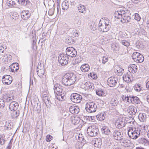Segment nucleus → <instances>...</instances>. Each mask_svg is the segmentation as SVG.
Wrapping results in <instances>:
<instances>
[{
  "mask_svg": "<svg viewBox=\"0 0 149 149\" xmlns=\"http://www.w3.org/2000/svg\"><path fill=\"white\" fill-rule=\"evenodd\" d=\"M77 80L76 75L73 73H68L63 77L62 81L64 85L68 86L74 84Z\"/></svg>",
  "mask_w": 149,
  "mask_h": 149,
  "instance_id": "nucleus-1",
  "label": "nucleus"
},
{
  "mask_svg": "<svg viewBox=\"0 0 149 149\" xmlns=\"http://www.w3.org/2000/svg\"><path fill=\"white\" fill-rule=\"evenodd\" d=\"M110 23L109 20L108 19H105L104 21L100 20L98 24L99 30L100 31L102 32L108 31L111 27Z\"/></svg>",
  "mask_w": 149,
  "mask_h": 149,
  "instance_id": "nucleus-2",
  "label": "nucleus"
},
{
  "mask_svg": "<svg viewBox=\"0 0 149 149\" xmlns=\"http://www.w3.org/2000/svg\"><path fill=\"white\" fill-rule=\"evenodd\" d=\"M128 134L129 136L132 139H136L140 135V132L139 130L132 127H129L128 130Z\"/></svg>",
  "mask_w": 149,
  "mask_h": 149,
  "instance_id": "nucleus-3",
  "label": "nucleus"
},
{
  "mask_svg": "<svg viewBox=\"0 0 149 149\" xmlns=\"http://www.w3.org/2000/svg\"><path fill=\"white\" fill-rule=\"evenodd\" d=\"M98 132V129L94 125L89 126L87 130V134L91 137L96 136Z\"/></svg>",
  "mask_w": 149,
  "mask_h": 149,
  "instance_id": "nucleus-4",
  "label": "nucleus"
},
{
  "mask_svg": "<svg viewBox=\"0 0 149 149\" xmlns=\"http://www.w3.org/2000/svg\"><path fill=\"white\" fill-rule=\"evenodd\" d=\"M86 109L89 113L95 112L97 109L96 104L93 102H88L86 105Z\"/></svg>",
  "mask_w": 149,
  "mask_h": 149,
  "instance_id": "nucleus-5",
  "label": "nucleus"
},
{
  "mask_svg": "<svg viewBox=\"0 0 149 149\" xmlns=\"http://www.w3.org/2000/svg\"><path fill=\"white\" fill-rule=\"evenodd\" d=\"M132 58L137 63H142L144 60L143 55L137 52H135L133 53Z\"/></svg>",
  "mask_w": 149,
  "mask_h": 149,
  "instance_id": "nucleus-6",
  "label": "nucleus"
},
{
  "mask_svg": "<svg viewBox=\"0 0 149 149\" xmlns=\"http://www.w3.org/2000/svg\"><path fill=\"white\" fill-rule=\"evenodd\" d=\"M69 58L66 54H62L58 56V61L62 65H64L68 64Z\"/></svg>",
  "mask_w": 149,
  "mask_h": 149,
  "instance_id": "nucleus-7",
  "label": "nucleus"
},
{
  "mask_svg": "<svg viewBox=\"0 0 149 149\" xmlns=\"http://www.w3.org/2000/svg\"><path fill=\"white\" fill-rule=\"evenodd\" d=\"M82 99V96L77 93H73L70 96V99L74 103H79Z\"/></svg>",
  "mask_w": 149,
  "mask_h": 149,
  "instance_id": "nucleus-8",
  "label": "nucleus"
},
{
  "mask_svg": "<svg viewBox=\"0 0 149 149\" xmlns=\"http://www.w3.org/2000/svg\"><path fill=\"white\" fill-rule=\"evenodd\" d=\"M117 78L115 77H111L108 79L107 84L111 87H114L117 86L118 82Z\"/></svg>",
  "mask_w": 149,
  "mask_h": 149,
  "instance_id": "nucleus-9",
  "label": "nucleus"
},
{
  "mask_svg": "<svg viewBox=\"0 0 149 149\" xmlns=\"http://www.w3.org/2000/svg\"><path fill=\"white\" fill-rule=\"evenodd\" d=\"M66 55L71 57L76 56L77 55L76 50L72 47L67 48L66 49Z\"/></svg>",
  "mask_w": 149,
  "mask_h": 149,
  "instance_id": "nucleus-10",
  "label": "nucleus"
},
{
  "mask_svg": "<svg viewBox=\"0 0 149 149\" xmlns=\"http://www.w3.org/2000/svg\"><path fill=\"white\" fill-rule=\"evenodd\" d=\"M125 125V120L123 118H119L115 123V125L118 128H120L124 127Z\"/></svg>",
  "mask_w": 149,
  "mask_h": 149,
  "instance_id": "nucleus-11",
  "label": "nucleus"
},
{
  "mask_svg": "<svg viewBox=\"0 0 149 149\" xmlns=\"http://www.w3.org/2000/svg\"><path fill=\"white\" fill-rule=\"evenodd\" d=\"M2 79L3 83L6 85L10 84L12 81V77L8 75H5L3 76Z\"/></svg>",
  "mask_w": 149,
  "mask_h": 149,
  "instance_id": "nucleus-12",
  "label": "nucleus"
},
{
  "mask_svg": "<svg viewBox=\"0 0 149 149\" xmlns=\"http://www.w3.org/2000/svg\"><path fill=\"white\" fill-rule=\"evenodd\" d=\"M119 141L120 145L123 147H127L130 146L131 142L124 136L119 140Z\"/></svg>",
  "mask_w": 149,
  "mask_h": 149,
  "instance_id": "nucleus-13",
  "label": "nucleus"
},
{
  "mask_svg": "<svg viewBox=\"0 0 149 149\" xmlns=\"http://www.w3.org/2000/svg\"><path fill=\"white\" fill-rule=\"evenodd\" d=\"M123 133L122 132L118 130H116L113 132V136L114 137V139L119 140L123 138Z\"/></svg>",
  "mask_w": 149,
  "mask_h": 149,
  "instance_id": "nucleus-14",
  "label": "nucleus"
},
{
  "mask_svg": "<svg viewBox=\"0 0 149 149\" xmlns=\"http://www.w3.org/2000/svg\"><path fill=\"white\" fill-rule=\"evenodd\" d=\"M43 101L45 103L47 108H50L52 104L53 100L51 96L46 97L42 99Z\"/></svg>",
  "mask_w": 149,
  "mask_h": 149,
  "instance_id": "nucleus-15",
  "label": "nucleus"
},
{
  "mask_svg": "<svg viewBox=\"0 0 149 149\" xmlns=\"http://www.w3.org/2000/svg\"><path fill=\"white\" fill-rule=\"evenodd\" d=\"M43 101L45 103L47 108H50L52 104L53 100L51 96L46 97L42 99Z\"/></svg>",
  "mask_w": 149,
  "mask_h": 149,
  "instance_id": "nucleus-16",
  "label": "nucleus"
},
{
  "mask_svg": "<svg viewBox=\"0 0 149 149\" xmlns=\"http://www.w3.org/2000/svg\"><path fill=\"white\" fill-rule=\"evenodd\" d=\"M84 87L88 91L93 90L94 88V84L90 82H87L84 84Z\"/></svg>",
  "mask_w": 149,
  "mask_h": 149,
  "instance_id": "nucleus-17",
  "label": "nucleus"
},
{
  "mask_svg": "<svg viewBox=\"0 0 149 149\" xmlns=\"http://www.w3.org/2000/svg\"><path fill=\"white\" fill-rule=\"evenodd\" d=\"M54 89L55 94L62 93V92H64L63 90L62 86L58 84H55Z\"/></svg>",
  "mask_w": 149,
  "mask_h": 149,
  "instance_id": "nucleus-18",
  "label": "nucleus"
},
{
  "mask_svg": "<svg viewBox=\"0 0 149 149\" xmlns=\"http://www.w3.org/2000/svg\"><path fill=\"white\" fill-rule=\"evenodd\" d=\"M123 78L124 80L127 82L131 81L132 80V74L130 72L125 73Z\"/></svg>",
  "mask_w": 149,
  "mask_h": 149,
  "instance_id": "nucleus-19",
  "label": "nucleus"
},
{
  "mask_svg": "<svg viewBox=\"0 0 149 149\" xmlns=\"http://www.w3.org/2000/svg\"><path fill=\"white\" fill-rule=\"evenodd\" d=\"M127 111L130 115H134L136 113L137 109L135 107L131 106L128 108Z\"/></svg>",
  "mask_w": 149,
  "mask_h": 149,
  "instance_id": "nucleus-20",
  "label": "nucleus"
},
{
  "mask_svg": "<svg viewBox=\"0 0 149 149\" xmlns=\"http://www.w3.org/2000/svg\"><path fill=\"white\" fill-rule=\"evenodd\" d=\"M19 107L18 103L15 101L12 102L9 105V108L11 111H16Z\"/></svg>",
  "mask_w": 149,
  "mask_h": 149,
  "instance_id": "nucleus-21",
  "label": "nucleus"
},
{
  "mask_svg": "<svg viewBox=\"0 0 149 149\" xmlns=\"http://www.w3.org/2000/svg\"><path fill=\"white\" fill-rule=\"evenodd\" d=\"M21 17L23 19H27L30 16V13L28 10H24L21 13Z\"/></svg>",
  "mask_w": 149,
  "mask_h": 149,
  "instance_id": "nucleus-22",
  "label": "nucleus"
},
{
  "mask_svg": "<svg viewBox=\"0 0 149 149\" xmlns=\"http://www.w3.org/2000/svg\"><path fill=\"white\" fill-rule=\"evenodd\" d=\"M65 92L55 94V97L57 100L60 101H63L65 99Z\"/></svg>",
  "mask_w": 149,
  "mask_h": 149,
  "instance_id": "nucleus-23",
  "label": "nucleus"
},
{
  "mask_svg": "<svg viewBox=\"0 0 149 149\" xmlns=\"http://www.w3.org/2000/svg\"><path fill=\"white\" fill-rule=\"evenodd\" d=\"M18 65V63H14L11 65L10 66L11 71L14 72H17L19 68Z\"/></svg>",
  "mask_w": 149,
  "mask_h": 149,
  "instance_id": "nucleus-24",
  "label": "nucleus"
},
{
  "mask_svg": "<svg viewBox=\"0 0 149 149\" xmlns=\"http://www.w3.org/2000/svg\"><path fill=\"white\" fill-rule=\"evenodd\" d=\"M130 103L133 104H139L141 102L140 99L137 96H131L130 99Z\"/></svg>",
  "mask_w": 149,
  "mask_h": 149,
  "instance_id": "nucleus-25",
  "label": "nucleus"
},
{
  "mask_svg": "<svg viewBox=\"0 0 149 149\" xmlns=\"http://www.w3.org/2000/svg\"><path fill=\"white\" fill-rule=\"evenodd\" d=\"M125 13V11L123 10L116 12L115 14V17L117 19H120L123 17V15H125L127 14Z\"/></svg>",
  "mask_w": 149,
  "mask_h": 149,
  "instance_id": "nucleus-26",
  "label": "nucleus"
},
{
  "mask_svg": "<svg viewBox=\"0 0 149 149\" xmlns=\"http://www.w3.org/2000/svg\"><path fill=\"white\" fill-rule=\"evenodd\" d=\"M128 70L130 72L134 73L137 70V66L134 64L130 65L128 68Z\"/></svg>",
  "mask_w": 149,
  "mask_h": 149,
  "instance_id": "nucleus-27",
  "label": "nucleus"
},
{
  "mask_svg": "<svg viewBox=\"0 0 149 149\" xmlns=\"http://www.w3.org/2000/svg\"><path fill=\"white\" fill-rule=\"evenodd\" d=\"M96 118L98 120L102 121L104 120L107 117L106 114L103 112L100 113L96 116Z\"/></svg>",
  "mask_w": 149,
  "mask_h": 149,
  "instance_id": "nucleus-28",
  "label": "nucleus"
},
{
  "mask_svg": "<svg viewBox=\"0 0 149 149\" xmlns=\"http://www.w3.org/2000/svg\"><path fill=\"white\" fill-rule=\"evenodd\" d=\"M131 20L130 17L127 14L126 15H123V17L121 18L120 21L123 23H128L130 22Z\"/></svg>",
  "mask_w": 149,
  "mask_h": 149,
  "instance_id": "nucleus-29",
  "label": "nucleus"
},
{
  "mask_svg": "<svg viewBox=\"0 0 149 149\" xmlns=\"http://www.w3.org/2000/svg\"><path fill=\"white\" fill-rule=\"evenodd\" d=\"M70 111L72 113H78L79 112V109L77 107L71 106L69 108Z\"/></svg>",
  "mask_w": 149,
  "mask_h": 149,
  "instance_id": "nucleus-30",
  "label": "nucleus"
},
{
  "mask_svg": "<svg viewBox=\"0 0 149 149\" xmlns=\"http://www.w3.org/2000/svg\"><path fill=\"white\" fill-rule=\"evenodd\" d=\"M138 118L141 122H144L146 119V115L144 113H140L139 114Z\"/></svg>",
  "mask_w": 149,
  "mask_h": 149,
  "instance_id": "nucleus-31",
  "label": "nucleus"
},
{
  "mask_svg": "<svg viewBox=\"0 0 149 149\" xmlns=\"http://www.w3.org/2000/svg\"><path fill=\"white\" fill-rule=\"evenodd\" d=\"M69 2L66 0L63 1L62 3V9L63 10H67L69 8Z\"/></svg>",
  "mask_w": 149,
  "mask_h": 149,
  "instance_id": "nucleus-32",
  "label": "nucleus"
},
{
  "mask_svg": "<svg viewBox=\"0 0 149 149\" xmlns=\"http://www.w3.org/2000/svg\"><path fill=\"white\" fill-rule=\"evenodd\" d=\"M80 68L82 72H86L89 71L90 69V67L88 64H85L81 65Z\"/></svg>",
  "mask_w": 149,
  "mask_h": 149,
  "instance_id": "nucleus-33",
  "label": "nucleus"
},
{
  "mask_svg": "<svg viewBox=\"0 0 149 149\" xmlns=\"http://www.w3.org/2000/svg\"><path fill=\"white\" fill-rule=\"evenodd\" d=\"M77 9L79 12L82 13H84L86 12V9L85 6L80 4L77 7Z\"/></svg>",
  "mask_w": 149,
  "mask_h": 149,
  "instance_id": "nucleus-34",
  "label": "nucleus"
},
{
  "mask_svg": "<svg viewBox=\"0 0 149 149\" xmlns=\"http://www.w3.org/2000/svg\"><path fill=\"white\" fill-rule=\"evenodd\" d=\"M126 123H129L130 125L134 124L135 123V120L134 119L131 117H126L125 119Z\"/></svg>",
  "mask_w": 149,
  "mask_h": 149,
  "instance_id": "nucleus-35",
  "label": "nucleus"
},
{
  "mask_svg": "<svg viewBox=\"0 0 149 149\" xmlns=\"http://www.w3.org/2000/svg\"><path fill=\"white\" fill-rule=\"evenodd\" d=\"M102 133L108 135L110 134L111 131L107 127L104 126L102 128Z\"/></svg>",
  "mask_w": 149,
  "mask_h": 149,
  "instance_id": "nucleus-36",
  "label": "nucleus"
},
{
  "mask_svg": "<svg viewBox=\"0 0 149 149\" xmlns=\"http://www.w3.org/2000/svg\"><path fill=\"white\" fill-rule=\"evenodd\" d=\"M37 72L38 76L41 77L44 73V70L42 68L40 69L39 66H38L37 70Z\"/></svg>",
  "mask_w": 149,
  "mask_h": 149,
  "instance_id": "nucleus-37",
  "label": "nucleus"
},
{
  "mask_svg": "<svg viewBox=\"0 0 149 149\" xmlns=\"http://www.w3.org/2000/svg\"><path fill=\"white\" fill-rule=\"evenodd\" d=\"M110 103L112 106H116L118 104L119 101L117 99L114 98L111 99L110 102Z\"/></svg>",
  "mask_w": 149,
  "mask_h": 149,
  "instance_id": "nucleus-38",
  "label": "nucleus"
},
{
  "mask_svg": "<svg viewBox=\"0 0 149 149\" xmlns=\"http://www.w3.org/2000/svg\"><path fill=\"white\" fill-rule=\"evenodd\" d=\"M76 138L79 142H82L84 141V138L82 134H79L76 135Z\"/></svg>",
  "mask_w": 149,
  "mask_h": 149,
  "instance_id": "nucleus-39",
  "label": "nucleus"
},
{
  "mask_svg": "<svg viewBox=\"0 0 149 149\" xmlns=\"http://www.w3.org/2000/svg\"><path fill=\"white\" fill-rule=\"evenodd\" d=\"M96 94L99 96H103L104 94V91L101 88L96 89Z\"/></svg>",
  "mask_w": 149,
  "mask_h": 149,
  "instance_id": "nucleus-40",
  "label": "nucleus"
},
{
  "mask_svg": "<svg viewBox=\"0 0 149 149\" xmlns=\"http://www.w3.org/2000/svg\"><path fill=\"white\" fill-rule=\"evenodd\" d=\"M6 4L9 7H15L16 5L15 2L13 1L12 0H8L6 2Z\"/></svg>",
  "mask_w": 149,
  "mask_h": 149,
  "instance_id": "nucleus-41",
  "label": "nucleus"
},
{
  "mask_svg": "<svg viewBox=\"0 0 149 149\" xmlns=\"http://www.w3.org/2000/svg\"><path fill=\"white\" fill-rule=\"evenodd\" d=\"M6 141L5 136L3 134L0 135V144L1 145H3Z\"/></svg>",
  "mask_w": 149,
  "mask_h": 149,
  "instance_id": "nucleus-42",
  "label": "nucleus"
},
{
  "mask_svg": "<svg viewBox=\"0 0 149 149\" xmlns=\"http://www.w3.org/2000/svg\"><path fill=\"white\" fill-rule=\"evenodd\" d=\"M131 97V95H130L129 96H128V95H127V96L125 95H123L122 97V98L123 101L125 102H128L129 103H130V100Z\"/></svg>",
  "mask_w": 149,
  "mask_h": 149,
  "instance_id": "nucleus-43",
  "label": "nucleus"
},
{
  "mask_svg": "<svg viewBox=\"0 0 149 149\" xmlns=\"http://www.w3.org/2000/svg\"><path fill=\"white\" fill-rule=\"evenodd\" d=\"M101 144V142L100 140L99 141H98L97 139L95 140V142L94 143V145L95 147L99 148L100 147Z\"/></svg>",
  "mask_w": 149,
  "mask_h": 149,
  "instance_id": "nucleus-44",
  "label": "nucleus"
},
{
  "mask_svg": "<svg viewBox=\"0 0 149 149\" xmlns=\"http://www.w3.org/2000/svg\"><path fill=\"white\" fill-rule=\"evenodd\" d=\"M3 98L6 102H8L14 99V96H12L11 97H10L7 96L5 95L3 97Z\"/></svg>",
  "mask_w": 149,
  "mask_h": 149,
  "instance_id": "nucleus-45",
  "label": "nucleus"
},
{
  "mask_svg": "<svg viewBox=\"0 0 149 149\" xmlns=\"http://www.w3.org/2000/svg\"><path fill=\"white\" fill-rule=\"evenodd\" d=\"M120 42L123 45L126 47H128L130 45V43L127 41L124 40H120Z\"/></svg>",
  "mask_w": 149,
  "mask_h": 149,
  "instance_id": "nucleus-46",
  "label": "nucleus"
},
{
  "mask_svg": "<svg viewBox=\"0 0 149 149\" xmlns=\"http://www.w3.org/2000/svg\"><path fill=\"white\" fill-rule=\"evenodd\" d=\"M72 123L74 125L78 124L79 122V120L78 117H74L72 118Z\"/></svg>",
  "mask_w": 149,
  "mask_h": 149,
  "instance_id": "nucleus-47",
  "label": "nucleus"
},
{
  "mask_svg": "<svg viewBox=\"0 0 149 149\" xmlns=\"http://www.w3.org/2000/svg\"><path fill=\"white\" fill-rule=\"evenodd\" d=\"M134 88L136 91L139 92L141 90L142 87L140 84H136L134 86Z\"/></svg>",
  "mask_w": 149,
  "mask_h": 149,
  "instance_id": "nucleus-48",
  "label": "nucleus"
},
{
  "mask_svg": "<svg viewBox=\"0 0 149 149\" xmlns=\"http://www.w3.org/2000/svg\"><path fill=\"white\" fill-rule=\"evenodd\" d=\"M18 2L21 5L26 6L27 4L29 3L28 0H18Z\"/></svg>",
  "mask_w": 149,
  "mask_h": 149,
  "instance_id": "nucleus-49",
  "label": "nucleus"
},
{
  "mask_svg": "<svg viewBox=\"0 0 149 149\" xmlns=\"http://www.w3.org/2000/svg\"><path fill=\"white\" fill-rule=\"evenodd\" d=\"M13 118H17L18 117L19 114V111L17 110L16 111H13Z\"/></svg>",
  "mask_w": 149,
  "mask_h": 149,
  "instance_id": "nucleus-50",
  "label": "nucleus"
},
{
  "mask_svg": "<svg viewBox=\"0 0 149 149\" xmlns=\"http://www.w3.org/2000/svg\"><path fill=\"white\" fill-rule=\"evenodd\" d=\"M111 47L113 50L115 51H118L119 49V47L118 45L115 43L112 44Z\"/></svg>",
  "mask_w": 149,
  "mask_h": 149,
  "instance_id": "nucleus-51",
  "label": "nucleus"
},
{
  "mask_svg": "<svg viewBox=\"0 0 149 149\" xmlns=\"http://www.w3.org/2000/svg\"><path fill=\"white\" fill-rule=\"evenodd\" d=\"M50 96L49 93L47 91H43L42 94H41V96L42 97V99L45 98L46 97Z\"/></svg>",
  "mask_w": 149,
  "mask_h": 149,
  "instance_id": "nucleus-52",
  "label": "nucleus"
},
{
  "mask_svg": "<svg viewBox=\"0 0 149 149\" xmlns=\"http://www.w3.org/2000/svg\"><path fill=\"white\" fill-rule=\"evenodd\" d=\"M11 17L12 19L15 20H17L18 19L19 17V15L17 13H14L12 14Z\"/></svg>",
  "mask_w": 149,
  "mask_h": 149,
  "instance_id": "nucleus-53",
  "label": "nucleus"
},
{
  "mask_svg": "<svg viewBox=\"0 0 149 149\" xmlns=\"http://www.w3.org/2000/svg\"><path fill=\"white\" fill-rule=\"evenodd\" d=\"M73 37H69L68 39L67 42L69 44H73L74 42V40L73 39Z\"/></svg>",
  "mask_w": 149,
  "mask_h": 149,
  "instance_id": "nucleus-54",
  "label": "nucleus"
},
{
  "mask_svg": "<svg viewBox=\"0 0 149 149\" xmlns=\"http://www.w3.org/2000/svg\"><path fill=\"white\" fill-rule=\"evenodd\" d=\"M117 72L118 74V75L120 76L124 72V69L121 68H118L117 70Z\"/></svg>",
  "mask_w": 149,
  "mask_h": 149,
  "instance_id": "nucleus-55",
  "label": "nucleus"
},
{
  "mask_svg": "<svg viewBox=\"0 0 149 149\" xmlns=\"http://www.w3.org/2000/svg\"><path fill=\"white\" fill-rule=\"evenodd\" d=\"M5 106L4 100L0 98V108H3Z\"/></svg>",
  "mask_w": 149,
  "mask_h": 149,
  "instance_id": "nucleus-56",
  "label": "nucleus"
},
{
  "mask_svg": "<svg viewBox=\"0 0 149 149\" xmlns=\"http://www.w3.org/2000/svg\"><path fill=\"white\" fill-rule=\"evenodd\" d=\"M55 8L54 7L50 9L48 11L49 15L50 16H52L53 15L54 13Z\"/></svg>",
  "mask_w": 149,
  "mask_h": 149,
  "instance_id": "nucleus-57",
  "label": "nucleus"
},
{
  "mask_svg": "<svg viewBox=\"0 0 149 149\" xmlns=\"http://www.w3.org/2000/svg\"><path fill=\"white\" fill-rule=\"evenodd\" d=\"M52 139V136L50 135H48L46 137V141L47 142L50 141Z\"/></svg>",
  "mask_w": 149,
  "mask_h": 149,
  "instance_id": "nucleus-58",
  "label": "nucleus"
},
{
  "mask_svg": "<svg viewBox=\"0 0 149 149\" xmlns=\"http://www.w3.org/2000/svg\"><path fill=\"white\" fill-rule=\"evenodd\" d=\"M134 19L136 20L139 21L141 18L138 13H135L134 16Z\"/></svg>",
  "mask_w": 149,
  "mask_h": 149,
  "instance_id": "nucleus-59",
  "label": "nucleus"
},
{
  "mask_svg": "<svg viewBox=\"0 0 149 149\" xmlns=\"http://www.w3.org/2000/svg\"><path fill=\"white\" fill-rule=\"evenodd\" d=\"M102 61L103 63L105 64L108 61V58L106 56H103Z\"/></svg>",
  "mask_w": 149,
  "mask_h": 149,
  "instance_id": "nucleus-60",
  "label": "nucleus"
},
{
  "mask_svg": "<svg viewBox=\"0 0 149 149\" xmlns=\"http://www.w3.org/2000/svg\"><path fill=\"white\" fill-rule=\"evenodd\" d=\"M6 49V47L5 46L3 45L0 47V52H1L3 53L4 52L3 49Z\"/></svg>",
  "mask_w": 149,
  "mask_h": 149,
  "instance_id": "nucleus-61",
  "label": "nucleus"
},
{
  "mask_svg": "<svg viewBox=\"0 0 149 149\" xmlns=\"http://www.w3.org/2000/svg\"><path fill=\"white\" fill-rule=\"evenodd\" d=\"M146 87L147 89L149 90V81L146 83Z\"/></svg>",
  "mask_w": 149,
  "mask_h": 149,
  "instance_id": "nucleus-62",
  "label": "nucleus"
},
{
  "mask_svg": "<svg viewBox=\"0 0 149 149\" xmlns=\"http://www.w3.org/2000/svg\"><path fill=\"white\" fill-rule=\"evenodd\" d=\"M90 74L91 75V77H92L93 79L95 78V77L96 76L95 74L93 73H91Z\"/></svg>",
  "mask_w": 149,
  "mask_h": 149,
  "instance_id": "nucleus-63",
  "label": "nucleus"
},
{
  "mask_svg": "<svg viewBox=\"0 0 149 149\" xmlns=\"http://www.w3.org/2000/svg\"><path fill=\"white\" fill-rule=\"evenodd\" d=\"M70 4L72 6H74L75 5V3L74 1H70Z\"/></svg>",
  "mask_w": 149,
  "mask_h": 149,
  "instance_id": "nucleus-64",
  "label": "nucleus"
}]
</instances>
